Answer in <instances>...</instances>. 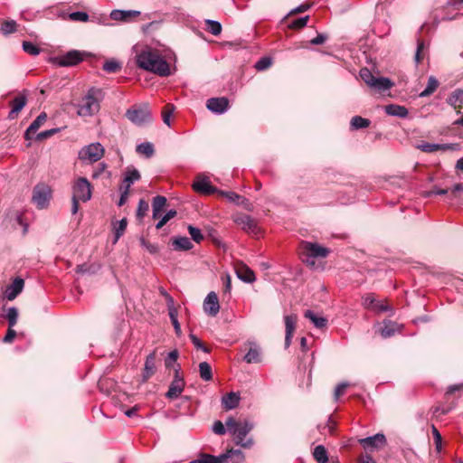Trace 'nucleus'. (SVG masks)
Listing matches in <instances>:
<instances>
[{"label": "nucleus", "instance_id": "nucleus-13", "mask_svg": "<svg viewBox=\"0 0 463 463\" xmlns=\"http://www.w3.org/2000/svg\"><path fill=\"white\" fill-rule=\"evenodd\" d=\"M204 312L211 316L215 317L220 311V304L217 294L214 291L208 293L203 301Z\"/></svg>", "mask_w": 463, "mask_h": 463}, {"label": "nucleus", "instance_id": "nucleus-24", "mask_svg": "<svg viewBox=\"0 0 463 463\" xmlns=\"http://www.w3.org/2000/svg\"><path fill=\"white\" fill-rule=\"evenodd\" d=\"M402 326L398 325L392 321H384L383 326L381 328V335L383 338H389L392 336L396 332H401Z\"/></svg>", "mask_w": 463, "mask_h": 463}, {"label": "nucleus", "instance_id": "nucleus-54", "mask_svg": "<svg viewBox=\"0 0 463 463\" xmlns=\"http://www.w3.org/2000/svg\"><path fill=\"white\" fill-rule=\"evenodd\" d=\"M179 356V353L177 350L171 351L167 357L165 359V365L166 368H170L174 366V364L176 362Z\"/></svg>", "mask_w": 463, "mask_h": 463}, {"label": "nucleus", "instance_id": "nucleus-41", "mask_svg": "<svg viewBox=\"0 0 463 463\" xmlns=\"http://www.w3.org/2000/svg\"><path fill=\"white\" fill-rule=\"evenodd\" d=\"M120 69L121 63L114 59L109 60L103 64V70L108 73H115Z\"/></svg>", "mask_w": 463, "mask_h": 463}, {"label": "nucleus", "instance_id": "nucleus-30", "mask_svg": "<svg viewBox=\"0 0 463 463\" xmlns=\"http://www.w3.org/2000/svg\"><path fill=\"white\" fill-rule=\"evenodd\" d=\"M392 86L393 83L388 78L375 77L370 87L383 92L390 90Z\"/></svg>", "mask_w": 463, "mask_h": 463}, {"label": "nucleus", "instance_id": "nucleus-38", "mask_svg": "<svg viewBox=\"0 0 463 463\" xmlns=\"http://www.w3.org/2000/svg\"><path fill=\"white\" fill-rule=\"evenodd\" d=\"M18 309L15 307H11L7 309L5 317L8 320V326L14 327L18 320Z\"/></svg>", "mask_w": 463, "mask_h": 463}, {"label": "nucleus", "instance_id": "nucleus-48", "mask_svg": "<svg viewBox=\"0 0 463 463\" xmlns=\"http://www.w3.org/2000/svg\"><path fill=\"white\" fill-rule=\"evenodd\" d=\"M431 432H432L433 439H434L435 449H436V450L438 452H440L441 451V448H442V437H441V434L439 433L438 429L435 427V425L431 426Z\"/></svg>", "mask_w": 463, "mask_h": 463}, {"label": "nucleus", "instance_id": "nucleus-4", "mask_svg": "<svg viewBox=\"0 0 463 463\" xmlns=\"http://www.w3.org/2000/svg\"><path fill=\"white\" fill-rule=\"evenodd\" d=\"M330 250L318 243L311 241H301L302 261L307 266H315L316 258H326Z\"/></svg>", "mask_w": 463, "mask_h": 463}, {"label": "nucleus", "instance_id": "nucleus-9", "mask_svg": "<svg viewBox=\"0 0 463 463\" xmlns=\"http://www.w3.org/2000/svg\"><path fill=\"white\" fill-rule=\"evenodd\" d=\"M362 304L364 308L380 313L391 309L386 300H379L373 293H368L362 298Z\"/></svg>", "mask_w": 463, "mask_h": 463}, {"label": "nucleus", "instance_id": "nucleus-14", "mask_svg": "<svg viewBox=\"0 0 463 463\" xmlns=\"http://www.w3.org/2000/svg\"><path fill=\"white\" fill-rule=\"evenodd\" d=\"M206 107L212 112L222 114L229 108V99L225 97L211 98L207 100Z\"/></svg>", "mask_w": 463, "mask_h": 463}, {"label": "nucleus", "instance_id": "nucleus-61", "mask_svg": "<svg viewBox=\"0 0 463 463\" xmlns=\"http://www.w3.org/2000/svg\"><path fill=\"white\" fill-rule=\"evenodd\" d=\"M311 7V4H308V3H304V4H301L299 5L298 6H297L296 8L292 9L288 15H292V14H300V13H304L307 10H309Z\"/></svg>", "mask_w": 463, "mask_h": 463}, {"label": "nucleus", "instance_id": "nucleus-55", "mask_svg": "<svg viewBox=\"0 0 463 463\" xmlns=\"http://www.w3.org/2000/svg\"><path fill=\"white\" fill-rule=\"evenodd\" d=\"M438 146L434 143L423 142L417 146V148L425 153H433L438 151Z\"/></svg>", "mask_w": 463, "mask_h": 463}, {"label": "nucleus", "instance_id": "nucleus-59", "mask_svg": "<svg viewBox=\"0 0 463 463\" xmlns=\"http://www.w3.org/2000/svg\"><path fill=\"white\" fill-rule=\"evenodd\" d=\"M449 190V198L450 201H453L454 199L458 198V193L463 191V185L462 184H456L451 189Z\"/></svg>", "mask_w": 463, "mask_h": 463}, {"label": "nucleus", "instance_id": "nucleus-12", "mask_svg": "<svg viewBox=\"0 0 463 463\" xmlns=\"http://www.w3.org/2000/svg\"><path fill=\"white\" fill-rule=\"evenodd\" d=\"M234 222L248 233L257 234L259 228L256 221L247 214H239L233 217Z\"/></svg>", "mask_w": 463, "mask_h": 463}, {"label": "nucleus", "instance_id": "nucleus-17", "mask_svg": "<svg viewBox=\"0 0 463 463\" xmlns=\"http://www.w3.org/2000/svg\"><path fill=\"white\" fill-rule=\"evenodd\" d=\"M139 11L136 10H119L115 9L112 10L109 17L114 21H120V22H130L133 18L138 17L140 15Z\"/></svg>", "mask_w": 463, "mask_h": 463}, {"label": "nucleus", "instance_id": "nucleus-29", "mask_svg": "<svg viewBox=\"0 0 463 463\" xmlns=\"http://www.w3.org/2000/svg\"><path fill=\"white\" fill-rule=\"evenodd\" d=\"M384 111L390 115L398 118H406L408 116V109L404 106L390 104L385 106Z\"/></svg>", "mask_w": 463, "mask_h": 463}, {"label": "nucleus", "instance_id": "nucleus-51", "mask_svg": "<svg viewBox=\"0 0 463 463\" xmlns=\"http://www.w3.org/2000/svg\"><path fill=\"white\" fill-rule=\"evenodd\" d=\"M174 105L167 104L164 107L162 111L163 121L165 125L170 126V118L174 112Z\"/></svg>", "mask_w": 463, "mask_h": 463}, {"label": "nucleus", "instance_id": "nucleus-62", "mask_svg": "<svg viewBox=\"0 0 463 463\" xmlns=\"http://www.w3.org/2000/svg\"><path fill=\"white\" fill-rule=\"evenodd\" d=\"M226 429L225 426L223 425V423L220 420H216L214 423H213V430L215 434H218V435H223L225 434L226 432Z\"/></svg>", "mask_w": 463, "mask_h": 463}, {"label": "nucleus", "instance_id": "nucleus-57", "mask_svg": "<svg viewBox=\"0 0 463 463\" xmlns=\"http://www.w3.org/2000/svg\"><path fill=\"white\" fill-rule=\"evenodd\" d=\"M140 244L142 247H144L149 253L156 254L158 251V246L157 244L150 243L144 238L140 239Z\"/></svg>", "mask_w": 463, "mask_h": 463}, {"label": "nucleus", "instance_id": "nucleus-20", "mask_svg": "<svg viewBox=\"0 0 463 463\" xmlns=\"http://www.w3.org/2000/svg\"><path fill=\"white\" fill-rule=\"evenodd\" d=\"M27 98L25 95L20 94L14 98L10 105L12 107V109L9 112L8 118L10 119H14L16 118L17 114L24 109V107L26 105Z\"/></svg>", "mask_w": 463, "mask_h": 463}, {"label": "nucleus", "instance_id": "nucleus-6", "mask_svg": "<svg viewBox=\"0 0 463 463\" xmlns=\"http://www.w3.org/2000/svg\"><path fill=\"white\" fill-rule=\"evenodd\" d=\"M72 197L86 203L92 195V185L86 177L77 178L72 184Z\"/></svg>", "mask_w": 463, "mask_h": 463}, {"label": "nucleus", "instance_id": "nucleus-64", "mask_svg": "<svg viewBox=\"0 0 463 463\" xmlns=\"http://www.w3.org/2000/svg\"><path fill=\"white\" fill-rule=\"evenodd\" d=\"M107 168V165L105 163H100L98 165L97 168L92 173V178L97 179L99 178L103 172H105Z\"/></svg>", "mask_w": 463, "mask_h": 463}, {"label": "nucleus", "instance_id": "nucleus-58", "mask_svg": "<svg viewBox=\"0 0 463 463\" xmlns=\"http://www.w3.org/2000/svg\"><path fill=\"white\" fill-rule=\"evenodd\" d=\"M59 131H60V128H52V129L42 131L36 136V140H43V139L49 138L52 136H53L54 134L58 133Z\"/></svg>", "mask_w": 463, "mask_h": 463}, {"label": "nucleus", "instance_id": "nucleus-49", "mask_svg": "<svg viewBox=\"0 0 463 463\" xmlns=\"http://www.w3.org/2000/svg\"><path fill=\"white\" fill-rule=\"evenodd\" d=\"M272 64V60L269 57L260 58L254 65L257 71H264L269 68Z\"/></svg>", "mask_w": 463, "mask_h": 463}, {"label": "nucleus", "instance_id": "nucleus-19", "mask_svg": "<svg viewBox=\"0 0 463 463\" xmlns=\"http://www.w3.org/2000/svg\"><path fill=\"white\" fill-rule=\"evenodd\" d=\"M193 188L197 193L203 194H213L215 192H218L217 188L211 184L207 177L197 178V180L193 184Z\"/></svg>", "mask_w": 463, "mask_h": 463}, {"label": "nucleus", "instance_id": "nucleus-52", "mask_svg": "<svg viewBox=\"0 0 463 463\" xmlns=\"http://www.w3.org/2000/svg\"><path fill=\"white\" fill-rule=\"evenodd\" d=\"M309 20V15H306L304 17L298 18L291 22L289 24L290 29H301L305 27Z\"/></svg>", "mask_w": 463, "mask_h": 463}, {"label": "nucleus", "instance_id": "nucleus-10", "mask_svg": "<svg viewBox=\"0 0 463 463\" xmlns=\"http://www.w3.org/2000/svg\"><path fill=\"white\" fill-rule=\"evenodd\" d=\"M85 55V52L77 50H71L65 54L56 57L55 61L61 67L74 66L82 61Z\"/></svg>", "mask_w": 463, "mask_h": 463}, {"label": "nucleus", "instance_id": "nucleus-56", "mask_svg": "<svg viewBox=\"0 0 463 463\" xmlns=\"http://www.w3.org/2000/svg\"><path fill=\"white\" fill-rule=\"evenodd\" d=\"M218 194L221 196L225 197L229 202L237 203L238 200H240V194H236L235 192L232 191H218Z\"/></svg>", "mask_w": 463, "mask_h": 463}, {"label": "nucleus", "instance_id": "nucleus-28", "mask_svg": "<svg viewBox=\"0 0 463 463\" xmlns=\"http://www.w3.org/2000/svg\"><path fill=\"white\" fill-rule=\"evenodd\" d=\"M141 175L136 168H128L125 174V177L123 179V184L121 186L125 187L126 190H129L131 184L138 181Z\"/></svg>", "mask_w": 463, "mask_h": 463}, {"label": "nucleus", "instance_id": "nucleus-25", "mask_svg": "<svg viewBox=\"0 0 463 463\" xmlns=\"http://www.w3.org/2000/svg\"><path fill=\"white\" fill-rule=\"evenodd\" d=\"M447 103L454 109L463 108V90L456 89L447 99Z\"/></svg>", "mask_w": 463, "mask_h": 463}, {"label": "nucleus", "instance_id": "nucleus-34", "mask_svg": "<svg viewBox=\"0 0 463 463\" xmlns=\"http://www.w3.org/2000/svg\"><path fill=\"white\" fill-rule=\"evenodd\" d=\"M370 124L371 121L369 119L362 118L361 116L353 117L350 122L351 128L355 130L366 128Z\"/></svg>", "mask_w": 463, "mask_h": 463}, {"label": "nucleus", "instance_id": "nucleus-22", "mask_svg": "<svg viewBox=\"0 0 463 463\" xmlns=\"http://www.w3.org/2000/svg\"><path fill=\"white\" fill-rule=\"evenodd\" d=\"M47 115L45 112H42L29 126L24 134V138L26 140L31 139V135L34 134L41 126L46 121Z\"/></svg>", "mask_w": 463, "mask_h": 463}, {"label": "nucleus", "instance_id": "nucleus-26", "mask_svg": "<svg viewBox=\"0 0 463 463\" xmlns=\"http://www.w3.org/2000/svg\"><path fill=\"white\" fill-rule=\"evenodd\" d=\"M172 245L175 250L179 251H186L194 247L190 239L184 236L173 239Z\"/></svg>", "mask_w": 463, "mask_h": 463}, {"label": "nucleus", "instance_id": "nucleus-23", "mask_svg": "<svg viewBox=\"0 0 463 463\" xmlns=\"http://www.w3.org/2000/svg\"><path fill=\"white\" fill-rule=\"evenodd\" d=\"M236 274L241 280L247 283H251L256 279L253 270H251L249 267L243 264L239 265L236 268Z\"/></svg>", "mask_w": 463, "mask_h": 463}, {"label": "nucleus", "instance_id": "nucleus-42", "mask_svg": "<svg viewBox=\"0 0 463 463\" xmlns=\"http://www.w3.org/2000/svg\"><path fill=\"white\" fill-rule=\"evenodd\" d=\"M16 27L17 24L15 21H5L2 24L0 31L4 35H7L16 32Z\"/></svg>", "mask_w": 463, "mask_h": 463}, {"label": "nucleus", "instance_id": "nucleus-5", "mask_svg": "<svg viewBox=\"0 0 463 463\" xmlns=\"http://www.w3.org/2000/svg\"><path fill=\"white\" fill-rule=\"evenodd\" d=\"M126 117L137 126H142L152 120L151 111L146 105L131 107L126 111Z\"/></svg>", "mask_w": 463, "mask_h": 463}, {"label": "nucleus", "instance_id": "nucleus-46", "mask_svg": "<svg viewBox=\"0 0 463 463\" xmlns=\"http://www.w3.org/2000/svg\"><path fill=\"white\" fill-rule=\"evenodd\" d=\"M68 17L71 21L84 23L88 22L90 18L89 14L86 12L81 11L72 12L69 14Z\"/></svg>", "mask_w": 463, "mask_h": 463}, {"label": "nucleus", "instance_id": "nucleus-11", "mask_svg": "<svg viewBox=\"0 0 463 463\" xmlns=\"http://www.w3.org/2000/svg\"><path fill=\"white\" fill-rule=\"evenodd\" d=\"M51 196V191L48 186L37 185L33 192V201L38 208L43 209L47 206Z\"/></svg>", "mask_w": 463, "mask_h": 463}, {"label": "nucleus", "instance_id": "nucleus-35", "mask_svg": "<svg viewBox=\"0 0 463 463\" xmlns=\"http://www.w3.org/2000/svg\"><path fill=\"white\" fill-rule=\"evenodd\" d=\"M128 225L127 218L121 219L114 227V241L113 243H117L119 238L124 234Z\"/></svg>", "mask_w": 463, "mask_h": 463}, {"label": "nucleus", "instance_id": "nucleus-8", "mask_svg": "<svg viewBox=\"0 0 463 463\" xmlns=\"http://www.w3.org/2000/svg\"><path fill=\"white\" fill-rule=\"evenodd\" d=\"M358 442L367 452L379 450L387 444L386 438L383 433H376L373 436L360 439Z\"/></svg>", "mask_w": 463, "mask_h": 463}, {"label": "nucleus", "instance_id": "nucleus-21", "mask_svg": "<svg viewBox=\"0 0 463 463\" xmlns=\"http://www.w3.org/2000/svg\"><path fill=\"white\" fill-rule=\"evenodd\" d=\"M240 394L231 392L222 398V405L226 411L235 409L240 403Z\"/></svg>", "mask_w": 463, "mask_h": 463}, {"label": "nucleus", "instance_id": "nucleus-1", "mask_svg": "<svg viewBox=\"0 0 463 463\" xmlns=\"http://www.w3.org/2000/svg\"><path fill=\"white\" fill-rule=\"evenodd\" d=\"M137 64L139 68L153 72L161 77L171 74L168 62L156 50L147 48L137 55Z\"/></svg>", "mask_w": 463, "mask_h": 463}, {"label": "nucleus", "instance_id": "nucleus-27", "mask_svg": "<svg viewBox=\"0 0 463 463\" xmlns=\"http://www.w3.org/2000/svg\"><path fill=\"white\" fill-rule=\"evenodd\" d=\"M243 359L248 364L260 363L261 361L260 347L256 344H250V347Z\"/></svg>", "mask_w": 463, "mask_h": 463}, {"label": "nucleus", "instance_id": "nucleus-63", "mask_svg": "<svg viewBox=\"0 0 463 463\" xmlns=\"http://www.w3.org/2000/svg\"><path fill=\"white\" fill-rule=\"evenodd\" d=\"M327 40V35L325 33H318L315 38L310 41L313 45L323 44Z\"/></svg>", "mask_w": 463, "mask_h": 463}, {"label": "nucleus", "instance_id": "nucleus-18", "mask_svg": "<svg viewBox=\"0 0 463 463\" xmlns=\"http://www.w3.org/2000/svg\"><path fill=\"white\" fill-rule=\"evenodd\" d=\"M156 355L155 351L150 353L146 356V359L145 362V366L143 369V373H142V382L143 383H146L149 378H151L155 374V373L156 371Z\"/></svg>", "mask_w": 463, "mask_h": 463}, {"label": "nucleus", "instance_id": "nucleus-31", "mask_svg": "<svg viewBox=\"0 0 463 463\" xmlns=\"http://www.w3.org/2000/svg\"><path fill=\"white\" fill-rule=\"evenodd\" d=\"M304 316L306 318H308L317 328H325L327 325V319L326 317H318L312 310H307Z\"/></svg>", "mask_w": 463, "mask_h": 463}, {"label": "nucleus", "instance_id": "nucleus-3", "mask_svg": "<svg viewBox=\"0 0 463 463\" xmlns=\"http://www.w3.org/2000/svg\"><path fill=\"white\" fill-rule=\"evenodd\" d=\"M102 99V90L97 88H90L86 96L82 98L78 113L80 116H92L99 112Z\"/></svg>", "mask_w": 463, "mask_h": 463}, {"label": "nucleus", "instance_id": "nucleus-32", "mask_svg": "<svg viewBox=\"0 0 463 463\" xmlns=\"http://www.w3.org/2000/svg\"><path fill=\"white\" fill-rule=\"evenodd\" d=\"M439 85V80L434 76H430L426 88L420 93V97L424 98L430 96L436 91Z\"/></svg>", "mask_w": 463, "mask_h": 463}, {"label": "nucleus", "instance_id": "nucleus-2", "mask_svg": "<svg viewBox=\"0 0 463 463\" xmlns=\"http://www.w3.org/2000/svg\"><path fill=\"white\" fill-rule=\"evenodd\" d=\"M227 430L235 437L236 444L242 448H250L253 444L251 439H245L247 434L253 429V424L244 420L243 421L236 420L230 417L225 422Z\"/></svg>", "mask_w": 463, "mask_h": 463}, {"label": "nucleus", "instance_id": "nucleus-43", "mask_svg": "<svg viewBox=\"0 0 463 463\" xmlns=\"http://www.w3.org/2000/svg\"><path fill=\"white\" fill-rule=\"evenodd\" d=\"M166 204V198L163 195H156L153 198L152 201V209L154 212L156 211H163L164 207Z\"/></svg>", "mask_w": 463, "mask_h": 463}, {"label": "nucleus", "instance_id": "nucleus-45", "mask_svg": "<svg viewBox=\"0 0 463 463\" xmlns=\"http://www.w3.org/2000/svg\"><path fill=\"white\" fill-rule=\"evenodd\" d=\"M188 232L193 241H194L196 243H200L204 239L201 230L193 225H188Z\"/></svg>", "mask_w": 463, "mask_h": 463}, {"label": "nucleus", "instance_id": "nucleus-50", "mask_svg": "<svg viewBox=\"0 0 463 463\" xmlns=\"http://www.w3.org/2000/svg\"><path fill=\"white\" fill-rule=\"evenodd\" d=\"M23 50L31 55H38L40 53V48L32 42H24Z\"/></svg>", "mask_w": 463, "mask_h": 463}, {"label": "nucleus", "instance_id": "nucleus-39", "mask_svg": "<svg viewBox=\"0 0 463 463\" xmlns=\"http://www.w3.org/2000/svg\"><path fill=\"white\" fill-rule=\"evenodd\" d=\"M207 31L212 34L217 36L222 33V24L218 21L207 19L205 20Z\"/></svg>", "mask_w": 463, "mask_h": 463}, {"label": "nucleus", "instance_id": "nucleus-47", "mask_svg": "<svg viewBox=\"0 0 463 463\" xmlns=\"http://www.w3.org/2000/svg\"><path fill=\"white\" fill-rule=\"evenodd\" d=\"M360 77L362 80L370 87L372 82L374 80L375 76L371 72V71L367 68H362L360 70Z\"/></svg>", "mask_w": 463, "mask_h": 463}, {"label": "nucleus", "instance_id": "nucleus-15", "mask_svg": "<svg viewBox=\"0 0 463 463\" xmlns=\"http://www.w3.org/2000/svg\"><path fill=\"white\" fill-rule=\"evenodd\" d=\"M24 287V280L17 277L14 279L12 284L6 287V289L5 291V297L12 301L23 291Z\"/></svg>", "mask_w": 463, "mask_h": 463}, {"label": "nucleus", "instance_id": "nucleus-60", "mask_svg": "<svg viewBox=\"0 0 463 463\" xmlns=\"http://www.w3.org/2000/svg\"><path fill=\"white\" fill-rule=\"evenodd\" d=\"M348 386H349L348 383H340L339 384H337V386L335 389V392H334L335 399L336 401L339 399L340 396H342L345 393V392Z\"/></svg>", "mask_w": 463, "mask_h": 463}, {"label": "nucleus", "instance_id": "nucleus-7", "mask_svg": "<svg viewBox=\"0 0 463 463\" xmlns=\"http://www.w3.org/2000/svg\"><path fill=\"white\" fill-rule=\"evenodd\" d=\"M104 152L105 150L102 145L99 142H96L83 146L79 151V158L82 161L95 163L103 156Z\"/></svg>", "mask_w": 463, "mask_h": 463}, {"label": "nucleus", "instance_id": "nucleus-40", "mask_svg": "<svg viewBox=\"0 0 463 463\" xmlns=\"http://www.w3.org/2000/svg\"><path fill=\"white\" fill-rule=\"evenodd\" d=\"M298 317L297 315H288L284 317L285 326H286V334H292L296 328Z\"/></svg>", "mask_w": 463, "mask_h": 463}, {"label": "nucleus", "instance_id": "nucleus-16", "mask_svg": "<svg viewBox=\"0 0 463 463\" xmlns=\"http://www.w3.org/2000/svg\"><path fill=\"white\" fill-rule=\"evenodd\" d=\"M184 379H173L169 385L168 391L165 392V398L169 400L177 399L184 392Z\"/></svg>", "mask_w": 463, "mask_h": 463}, {"label": "nucleus", "instance_id": "nucleus-44", "mask_svg": "<svg viewBox=\"0 0 463 463\" xmlns=\"http://www.w3.org/2000/svg\"><path fill=\"white\" fill-rule=\"evenodd\" d=\"M149 210V205L146 201L140 199L137 209V218L141 221Z\"/></svg>", "mask_w": 463, "mask_h": 463}, {"label": "nucleus", "instance_id": "nucleus-37", "mask_svg": "<svg viewBox=\"0 0 463 463\" xmlns=\"http://www.w3.org/2000/svg\"><path fill=\"white\" fill-rule=\"evenodd\" d=\"M136 151L138 154L145 155L148 158L151 157L155 153L154 146L150 142H144L137 145Z\"/></svg>", "mask_w": 463, "mask_h": 463}, {"label": "nucleus", "instance_id": "nucleus-53", "mask_svg": "<svg viewBox=\"0 0 463 463\" xmlns=\"http://www.w3.org/2000/svg\"><path fill=\"white\" fill-rule=\"evenodd\" d=\"M189 337L195 348L204 353H210V349L195 335L190 334Z\"/></svg>", "mask_w": 463, "mask_h": 463}, {"label": "nucleus", "instance_id": "nucleus-36", "mask_svg": "<svg viewBox=\"0 0 463 463\" xmlns=\"http://www.w3.org/2000/svg\"><path fill=\"white\" fill-rule=\"evenodd\" d=\"M313 456L318 463H326L328 460L327 451L323 445H318L314 449Z\"/></svg>", "mask_w": 463, "mask_h": 463}, {"label": "nucleus", "instance_id": "nucleus-33", "mask_svg": "<svg viewBox=\"0 0 463 463\" xmlns=\"http://www.w3.org/2000/svg\"><path fill=\"white\" fill-rule=\"evenodd\" d=\"M199 373L200 377L205 382L213 380L212 367L207 362H201L199 364Z\"/></svg>", "mask_w": 463, "mask_h": 463}]
</instances>
